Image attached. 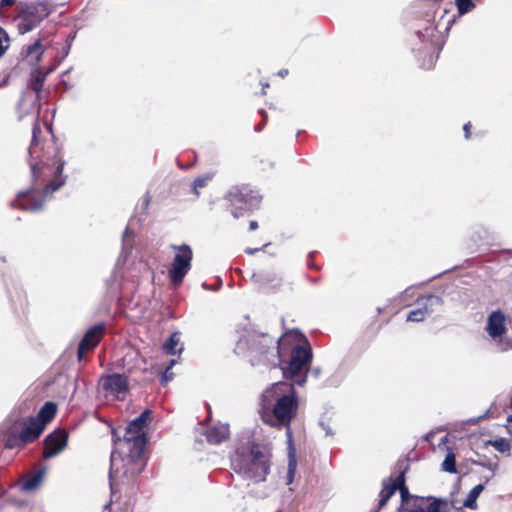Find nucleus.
<instances>
[{
    "mask_svg": "<svg viewBox=\"0 0 512 512\" xmlns=\"http://www.w3.org/2000/svg\"><path fill=\"white\" fill-rule=\"evenodd\" d=\"M430 61H431V63L433 62V56H432V55H430ZM431 66H432V64L429 66V68H430Z\"/></svg>",
    "mask_w": 512,
    "mask_h": 512,
    "instance_id": "nucleus-40",
    "label": "nucleus"
},
{
    "mask_svg": "<svg viewBox=\"0 0 512 512\" xmlns=\"http://www.w3.org/2000/svg\"><path fill=\"white\" fill-rule=\"evenodd\" d=\"M442 470L451 474H456V456L453 451L449 450L444 461L442 462Z\"/></svg>",
    "mask_w": 512,
    "mask_h": 512,
    "instance_id": "nucleus-24",
    "label": "nucleus"
},
{
    "mask_svg": "<svg viewBox=\"0 0 512 512\" xmlns=\"http://www.w3.org/2000/svg\"><path fill=\"white\" fill-rule=\"evenodd\" d=\"M262 195L250 184L231 187L225 194L224 207L234 218H239L259 208Z\"/></svg>",
    "mask_w": 512,
    "mask_h": 512,
    "instance_id": "nucleus-6",
    "label": "nucleus"
},
{
    "mask_svg": "<svg viewBox=\"0 0 512 512\" xmlns=\"http://www.w3.org/2000/svg\"><path fill=\"white\" fill-rule=\"evenodd\" d=\"M105 332L106 325L104 322L93 325L85 332L77 349V358L79 361L84 358L85 353L93 351L98 346Z\"/></svg>",
    "mask_w": 512,
    "mask_h": 512,
    "instance_id": "nucleus-11",
    "label": "nucleus"
},
{
    "mask_svg": "<svg viewBox=\"0 0 512 512\" xmlns=\"http://www.w3.org/2000/svg\"><path fill=\"white\" fill-rule=\"evenodd\" d=\"M507 421L512 423V414L508 416Z\"/></svg>",
    "mask_w": 512,
    "mask_h": 512,
    "instance_id": "nucleus-39",
    "label": "nucleus"
},
{
    "mask_svg": "<svg viewBox=\"0 0 512 512\" xmlns=\"http://www.w3.org/2000/svg\"><path fill=\"white\" fill-rule=\"evenodd\" d=\"M111 435H112L113 444H114L116 449H121V448L125 447V444H124V441H123V437H121L118 434L117 429L112 428Z\"/></svg>",
    "mask_w": 512,
    "mask_h": 512,
    "instance_id": "nucleus-30",
    "label": "nucleus"
},
{
    "mask_svg": "<svg viewBox=\"0 0 512 512\" xmlns=\"http://www.w3.org/2000/svg\"><path fill=\"white\" fill-rule=\"evenodd\" d=\"M56 413L57 405L52 401H48L41 407L38 414L36 416H32V418L44 431L47 424L54 419Z\"/></svg>",
    "mask_w": 512,
    "mask_h": 512,
    "instance_id": "nucleus-19",
    "label": "nucleus"
},
{
    "mask_svg": "<svg viewBox=\"0 0 512 512\" xmlns=\"http://www.w3.org/2000/svg\"><path fill=\"white\" fill-rule=\"evenodd\" d=\"M42 456L44 459L60 454L68 444V433L63 428H57L44 439Z\"/></svg>",
    "mask_w": 512,
    "mask_h": 512,
    "instance_id": "nucleus-12",
    "label": "nucleus"
},
{
    "mask_svg": "<svg viewBox=\"0 0 512 512\" xmlns=\"http://www.w3.org/2000/svg\"><path fill=\"white\" fill-rule=\"evenodd\" d=\"M487 331L488 334L493 338L501 337L505 333V316L502 311H493L489 315Z\"/></svg>",
    "mask_w": 512,
    "mask_h": 512,
    "instance_id": "nucleus-16",
    "label": "nucleus"
},
{
    "mask_svg": "<svg viewBox=\"0 0 512 512\" xmlns=\"http://www.w3.org/2000/svg\"><path fill=\"white\" fill-rule=\"evenodd\" d=\"M151 410H144L137 418L132 420L125 428L123 441L128 451V461L140 460L147 444L146 428L151 420Z\"/></svg>",
    "mask_w": 512,
    "mask_h": 512,
    "instance_id": "nucleus-8",
    "label": "nucleus"
},
{
    "mask_svg": "<svg viewBox=\"0 0 512 512\" xmlns=\"http://www.w3.org/2000/svg\"><path fill=\"white\" fill-rule=\"evenodd\" d=\"M44 47L41 39H37L33 44L24 46L21 50V57L31 63L39 64L44 54Z\"/></svg>",
    "mask_w": 512,
    "mask_h": 512,
    "instance_id": "nucleus-18",
    "label": "nucleus"
},
{
    "mask_svg": "<svg viewBox=\"0 0 512 512\" xmlns=\"http://www.w3.org/2000/svg\"><path fill=\"white\" fill-rule=\"evenodd\" d=\"M229 434L228 425H215L209 427L204 433L206 441L212 445H218L224 442L229 438Z\"/></svg>",
    "mask_w": 512,
    "mask_h": 512,
    "instance_id": "nucleus-20",
    "label": "nucleus"
},
{
    "mask_svg": "<svg viewBox=\"0 0 512 512\" xmlns=\"http://www.w3.org/2000/svg\"><path fill=\"white\" fill-rule=\"evenodd\" d=\"M149 201H150V199H149V198H147V199H146V205H148V204H149Z\"/></svg>",
    "mask_w": 512,
    "mask_h": 512,
    "instance_id": "nucleus-44",
    "label": "nucleus"
},
{
    "mask_svg": "<svg viewBox=\"0 0 512 512\" xmlns=\"http://www.w3.org/2000/svg\"><path fill=\"white\" fill-rule=\"evenodd\" d=\"M287 385L285 383L279 382L277 384H274L271 390H268L266 393H277L278 390H282L283 387H286Z\"/></svg>",
    "mask_w": 512,
    "mask_h": 512,
    "instance_id": "nucleus-33",
    "label": "nucleus"
},
{
    "mask_svg": "<svg viewBox=\"0 0 512 512\" xmlns=\"http://www.w3.org/2000/svg\"><path fill=\"white\" fill-rule=\"evenodd\" d=\"M179 344V336L178 334L172 333L169 338L165 341L163 345V350L165 353L169 355H175L176 353H180L182 351V348L177 349V346Z\"/></svg>",
    "mask_w": 512,
    "mask_h": 512,
    "instance_id": "nucleus-23",
    "label": "nucleus"
},
{
    "mask_svg": "<svg viewBox=\"0 0 512 512\" xmlns=\"http://www.w3.org/2000/svg\"><path fill=\"white\" fill-rule=\"evenodd\" d=\"M51 72V68L40 66L31 71L27 86L36 94L37 99H40L46 78Z\"/></svg>",
    "mask_w": 512,
    "mask_h": 512,
    "instance_id": "nucleus-15",
    "label": "nucleus"
},
{
    "mask_svg": "<svg viewBox=\"0 0 512 512\" xmlns=\"http://www.w3.org/2000/svg\"><path fill=\"white\" fill-rule=\"evenodd\" d=\"M208 179H209L208 177H198V178H196L194 180V182H193V190H194L196 195L199 194V192H198L199 188H203V187L206 186Z\"/></svg>",
    "mask_w": 512,
    "mask_h": 512,
    "instance_id": "nucleus-32",
    "label": "nucleus"
},
{
    "mask_svg": "<svg viewBox=\"0 0 512 512\" xmlns=\"http://www.w3.org/2000/svg\"><path fill=\"white\" fill-rule=\"evenodd\" d=\"M171 248L176 251V254L168 270V275L171 283L178 287L182 284L185 276L191 269L193 251L187 244H173Z\"/></svg>",
    "mask_w": 512,
    "mask_h": 512,
    "instance_id": "nucleus-10",
    "label": "nucleus"
},
{
    "mask_svg": "<svg viewBox=\"0 0 512 512\" xmlns=\"http://www.w3.org/2000/svg\"><path fill=\"white\" fill-rule=\"evenodd\" d=\"M455 3L460 15L468 13L475 7V4L472 0H455Z\"/></svg>",
    "mask_w": 512,
    "mask_h": 512,
    "instance_id": "nucleus-27",
    "label": "nucleus"
},
{
    "mask_svg": "<svg viewBox=\"0 0 512 512\" xmlns=\"http://www.w3.org/2000/svg\"><path fill=\"white\" fill-rule=\"evenodd\" d=\"M258 250H259V249H257V248H256V249H249V248H248V249H246V250H245V252H246L247 254H249V255H252V254H254V253H255L256 251H258Z\"/></svg>",
    "mask_w": 512,
    "mask_h": 512,
    "instance_id": "nucleus-37",
    "label": "nucleus"
},
{
    "mask_svg": "<svg viewBox=\"0 0 512 512\" xmlns=\"http://www.w3.org/2000/svg\"><path fill=\"white\" fill-rule=\"evenodd\" d=\"M41 476L40 475H34L30 477L26 482L24 483V488L27 490L34 489L38 486L40 482Z\"/></svg>",
    "mask_w": 512,
    "mask_h": 512,
    "instance_id": "nucleus-31",
    "label": "nucleus"
},
{
    "mask_svg": "<svg viewBox=\"0 0 512 512\" xmlns=\"http://www.w3.org/2000/svg\"><path fill=\"white\" fill-rule=\"evenodd\" d=\"M258 227H259L258 222H257L256 220H251V221L249 222V228H248V230H249V231H254V230H256Z\"/></svg>",
    "mask_w": 512,
    "mask_h": 512,
    "instance_id": "nucleus-35",
    "label": "nucleus"
},
{
    "mask_svg": "<svg viewBox=\"0 0 512 512\" xmlns=\"http://www.w3.org/2000/svg\"><path fill=\"white\" fill-rule=\"evenodd\" d=\"M261 113L265 115V119L268 117V114H266L265 111L261 110Z\"/></svg>",
    "mask_w": 512,
    "mask_h": 512,
    "instance_id": "nucleus-41",
    "label": "nucleus"
},
{
    "mask_svg": "<svg viewBox=\"0 0 512 512\" xmlns=\"http://www.w3.org/2000/svg\"><path fill=\"white\" fill-rule=\"evenodd\" d=\"M51 10L47 1L23 3L15 17L18 33L24 35L34 30L50 15Z\"/></svg>",
    "mask_w": 512,
    "mask_h": 512,
    "instance_id": "nucleus-9",
    "label": "nucleus"
},
{
    "mask_svg": "<svg viewBox=\"0 0 512 512\" xmlns=\"http://www.w3.org/2000/svg\"><path fill=\"white\" fill-rule=\"evenodd\" d=\"M429 314V311L426 306L422 308H417L409 312L407 316V321L410 322H420L423 321L426 316Z\"/></svg>",
    "mask_w": 512,
    "mask_h": 512,
    "instance_id": "nucleus-25",
    "label": "nucleus"
},
{
    "mask_svg": "<svg viewBox=\"0 0 512 512\" xmlns=\"http://www.w3.org/2000/svg\"><path fill=\"white\" fill-rule=\"evenodd\" d=\"M510 407L512 408V397H511V401H510Z\"/></svg>",
    "mask_w": 512,
    "mask_h": 512,
    "instance_id": "nucleus-45",
    "label": "nucleus"
},
{
    "mask_svg": "<svg viewBox=\"0 0 512 512\" xmlns=\"http://www.w3.org/2000/svg\"><path fill=\"white\" fill-rule=\"evenodd\" d=\"M396 492V476H389L382 481V489L379 493V502L377 505V509L375 512H379L381 509H383L387 502L390 500V498L395 494Z\"/></svg>",
    "mask_w": 512,
    "mask_h": 512,
    "instance_id": "nucleus-17",
    "label": "nucleus"
},
{
    "mask_svg": "<svg viewBox=\"0 0 512 512\" xmlns=\"http://www.w3.org/2000/svg\"><path fill=\"white\" fill-rule=\"evenodd\" d=\"M14 4V0H2L1 6L2 7H8Z\"/></svg>",
    "mask_w": 512,
    "mask_h": 512,
    "instance_id": "nucleus-36",
    "label": "nucleus"
},
{
    "mask_svg": "<svg viewBox=\"0 0 512 512\" xmlns=\"http://www.w3.org/2000/svg\"><path fill=\"white\" fill-rule=\"evenodd\" d=\"M286 73H288V70H285V72H281L280 74L283 76V75H285Z\"/></svg>",
    "mask_w": 512,
    "mask_h": 512,
    "instance_id": "nucleus-42",
    "label": "nucleus"
},
{
    "mask_svg": "<svg viewBox=\"0 0 512 512\" xmlns=\"http://www.w3.org/2000/svg\"><path fill=\"white\" fill-rule=\"evenodd\" d=\"M303 334L296 329L284 333L277 341L267 334L253 335L246 340L248 346L249 362L252 366H276V359H280L286 350Z\"/></svg>",
    "mask_w": 512,
    "mask_h": 512,
    "instance_id": "nucleus-3",
    "label": "nucleus"
},
{
    "mask_svg": "<svg viewBox=\"0 0 512 512\" xmlns=\"http://www.w3.org/2000/svg\"><path fill=\"white\" fill-rule=\"evenodd\" d=\"M286 73H288V70H285V72H281L280 74L283 76V75H285Z\"/></svg>",
    "mask_w": 512,
    "mask_h": 512,
    "instance_id": "nucleus-43",
    "label": "nucleus"
},
{
    "mask_svg": "<svg viewBox=\"0 0 512 512\" xmlns=\"http://www.w3.org/2000/svg\"><path fill=\"white\" fill-rule=\"evenodd\" d=\"M400 492L402 503H406L407 507L413 502V497L415 495H411L409 492V489L406 485V479H405V470L400 471L396 475V491Z\"/></svg>",
    "mask_w": 512,
    "mask_h": 512,
    "instance_id": "nucleus-21",
    "label": "nucleus"
},
{
    "mask_svg": "<svg viewBox=\"0 0 512 512\" xmlns=\"http://www.w3.org/2000/svg\"><path fill=\"white\" fill-rule=\"evenodd\" d=\"M268 87H269V84H268V83H266V84H264V85H263L262 93H261L262 95H265V94H266L265 89H266V88H268Z\"/></svg>",
    "mask_w": 512,
    "mask_h": 512,
    "instance_id": "nucleus-38",
    "label": "nucleus"
},
{
    "mask_svg": "<svg viewBox=\"0 0 512 512\" xmlns=\"http://www.w3.org/2000/svg\"><path fill=\"white\" fill-rule=\"evenodd\" d=\"M176 364V360L172 359L170 360L169 364L165 368L164 371L161 372L160 382L162 385H167L169 381H171L174 377V373L171 372V369Z\"/></svg>",
    "mask_w": 512,
    "mask_h": 512,
    "instance_id": "nucleus-26",
    "label": "nucleus"
},
{
    "mask_svg": "<svg viewBox=\"0 0 512 512\" xmlns=\"http://www.w3.org/2000/svg\"><path fill=\"white\" fill-rule=\"evenodd\" d=\"M471 127H472V125H471L470 122L464 124V126H463V130H464L465 138L466 139H470L471 138Z\"/></svg>",
    "mask_w": 512,
    "mask_h": 512,
    "instance_id": "nucleus-34",
    "label": "nucleus"
},
{
    "mask_svg": "<svg viewBox=\"0 0 512 512\" xmlns=\"http://www.w3.org/2000/svg\"><path fill=\"white\" fill-rule=\"evenodd\" d=\"M271 458L269 449H262L259 444L253 443L249 456L237 455L232 461V468L244 479L254 483L264 482L270 473Z\"/></svg>",
    "mask_w": 512,
    "mask_h": 512,
    "instance_id": "nucleus-5",
    "label": "nucleus"
},
{
    "mask_svg": "<svg viewBox=\"0 0 512 512\" xmlns=\"http://www.w3.org/2000/svg\"><path fill=\"white\" fill-rule=\"evenodd\" d=\"M101 382L103 390L117 398H120V394L126 393L129 389L128 377L122 374L106 375Z\"/></svg>",
    "mask_w": 512,
    "mask_h": 512,
    "instance_id": "nucleus-14",
    "label": "nucleus"
},
{
    "mask_svg": "<svg viewBox=\"0 0 512 512\" xmlns=\"http://www.w3.org/2000/svg\"><path fill=\"white\" fill-rule=\"evenodd\" d=\"M484 489L483 484H478L474 486L468 493L466 499L463 502V505L470 509H476L477 508V498L481 494V492Z\"/></svg>",
    "mask_w": 512,
    "mask_h": 512,
    "instance_id": "nucleus-22",
    "label": "nucleus"
},
{
    "mask_svg": "<svg viewBox=\"0 0 512 512\" xmlns=\"http://www.w3.org/2000/svg\"><path fill=\"white\" fill-rule=\"evenodd\" d=\"M41 127L33 124L32 141L29 146L31 186L17 194L11 207L23 211L35 212L43 208L46 198L65 185L67 177L63 175L65 165L61 149L56 143H49L41 150L38 136Z\"/></svg>",
    "mask_w": 512,
    "mask_h": 512,
    "instance_id": "nucleus-1",
    "label": "nucleus"
},
{
    "mask_svg": "<svg viewBox=\"0 0 512 512\" xmlns=\"http://www.w3.org/2000/svg\"><path fill=\"white\" fill-rule=\"evenodd\" d=\"M287 351H290L288 361H283L282 357L278 359V365L282 370L283 377L302 386L306 383L307 374L313 358L311 346L305 335L295 340L286 352Z\"/></svg>",
    "mask_w": 512,
    "mask_h": 512,
    "instance_id": "nucleus-4",
    "label": "nucleus"
},
{
    "mask_svg": "<svg viewBox=\"0 0 512 512\" xmlns=\"http://www.w3.org/2000/svg\"><path fill=\"white\" fill-rule=\"evenodd\" d=\"M406 512H448V501L434 496H414Z\"/></svg>",
    "mask_w": 512,
    "mask_h": 512,
    "instance_id": "nucleus-13",
    "label": "nucleus"
},
{
    "mask_svg": "<svg viewBox=\"0 0 512 512\" xmlns=\"http://www.w3.org/2000/svg\"><path fill=\"white\" fill-rule=\"evenodd\" d=\"M290 393L279 395L271 411H265L262 414V420L273 428H286L287 436V458L288 467L286 483L292 484L297 470V454L293 439L291 423L298 413V398L293 385H290Z\"/></svg>",
    "mask_w": 512,
    "mask_h": 512,
    "instance_id": "nucleus-2",
    "label": "nucleus"
},
{
    "mask_svg": "<svg viewBox=\"0 0 512 512\" xmlns=\"http://www.w3.org/2000/svg\"><path fill=\"white\" fill-rule=\"evenodd\" d=\"M492 446L501 453L509 452L511 449L509 441L504 438L494 440Z\"/></svg>",
    "mask_w": 512,
    "mask_h": 512,
    "instance_id": "nucleus-29",
    "label": "nucleus"
},
{
    "mask_svg": "<svg viewBox=\"0 0 512 512\" xmlns=\"http://www.w3.org/2000/svg\"><path fill=\"white\" fill-rule=\"evenodd\" d=\"M43 432L32 416L13 418L4 434V446L11 450L23 449L38 440Z\"/></svg>",
    "mask_w": 512,
    "mask_h": 512,
    "instance_id": "nucleus-7",
    "label": "nucleus"
},
{
    "mask_svg": "<svg viewBox=\"0 0 512 512\" xmlns=\"http://www.w3.org/2000/svg\"><path fill=\"white\" fill-rule=\"evenodd\" d=\"M10 38L4 28L0 26V58L9 48Z\"/></svg>",
    "mask_w": 512,
    "mask_h": 512,
    "instance_id": "nucleus-28",
    "label": "nucleus"
}]
</instances>
